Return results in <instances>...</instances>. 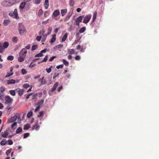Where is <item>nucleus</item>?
I'll return each mask as SVG.
<instances>
[{"label": "nucleus", "mask_w": 159, "mask_h": 159, "mask_svg": "<svg viewBox=\"0 0 159 159\" xmlns=\"http://www.w3.org/2000/svg\"><path fill=\"white\" fill-rule=\"evenodd\" d=\"M86 30V28L84 26L81 28L79 30V32L80 33H82L84 32Z\"/></svg>", "instance_id": "28"}, {"label": "nucleus", "mask_w": 159, "mask_h": 159, "mask_svg": "<svg viewBox=\"0 0 159 159\" xmlns=\"http://www.w3.org/2000/svg\"><path fill=\"white\" fill-rule=\"evenodd\" d=\"M10 21L9 20H5L3 23V25L4 26H7L9 23Z\"/></svg>", "instance_id": "29"}, {"label": "nucleus", "mask_w": 159, "mask_h": 159, "mask_svg": "<svg viewBox=\"0 0 159 159\" xmlns=\"http://www.w3.org/2000/svg\"><path fill=\"white\" fill-rule=\"evenodd\" d=\"M8 135V133L7 131H5L3 133H2L1 136L3 138H6Z\"/></svg>", "instance_id": "21"}, {"label": "nucleus", "mask_w": 159, "mask_h": 159, "mask_svg": "<svg viewBox=\"0 0 159 159\" xmlns=\"http://www.w3.org/2000/svg\"><path fill=\"white\" fill-rule=\"evenodd\" d=\"M7 142L8 143V144L9 145H12L13 143L11 139L8 140L7 141Z\"/></svg>", "instance_id": "54"}, {"label": "nucleus", "mask_w": 159, "mask_h": 159, "mask_svg": "<svg viewBox=\"0 0 159 159\" xmlns=\"http://www.w3.org/2000/svg\"><path fill=\"white\" fill-rule=\"evenodd\" d=\"M62 62L63 63V64L66 66H67L69 65V62L67 61L65 59H63L62 60Z\"/></svg>", "instance_id": "33"}, {"label": "nucleus", "mask_w": 159, "mask_h": 159, "mask_svg": "<svg viewBox=\"0 0 159 159\" xmlns=\"http://www.w3.org/2000/svg\"><path fill=\"white\" fill-rule=\"evenodd\" d=\"M83 17V16H81L77 18L75 23V24L76 25H79V24L82 21Z\"/></svg>", "instance_id": "7"}, {"label": "nucleus", "mask_w": 159, "mask_h": 159, "mask_svg": "<svg viewBox=\"0 0 159 159\" xmlns=\"http://www.w3.org/2000/svg\"><path fill=\"white\" fill-rule=\"evenodd\" d=\"M68 52L70 55L73 54L75 53V51L74 49H69L68 51Z\"/></svg>", "instance_id": "23"}, {"label": "nucleus", "mask_w": 159, "mask_h": 159, "mask_svg": "<svg viewBox=\"0 0 159 159\" xmlns=\"http://www.w3.org/2000/svg\"><path fill=\"white\" fill-rule=\"evenodd\" d=\"M42 38V36H37L36 38V39L37 41H39Z\"/></svg>", "instance_id": "55"}, {"label": "nucleus", "mask_w": 159, "mask_h": 159, "mask_svg": "<svg viewBox=\"0 0 159 159\" xmlns=\"http://www.w3.org/2000/svg\"><path fill=\"white\" fill-rule=\"evenodd\" d=\"M45 32V30L44 29H42L39 32V34L41 35H43Z\"/></svg>", "instance_id": "34"}, {"label": "nucleus", "mask_w": 159, "mask_h": 159, "mask_svg": "<svg viewBox=\"0 0 159 159\" xmlns=\"http://www.w3.org/2000/svg\"><path fill=\"white\" fill-rule=\"evenodd\" d=\"M72 15V13L71 12H69L68 13L66 17L64 19V21H66L70 19V17Z\"/></svg>", "instance_id": "9"}, {"label": "nucleus", "mask_w": 159, "mask_h": 159, "mask_svg": "<svg viewBox=\"0 0 159 159\" xmlns=\"http://www.w3.org/2000/svg\"><path fill=\"white\" fill-rule=\"evenodd\" d=\"M17 116H13L8 121L10 122H12L15 121L16 119L17 118Z\"/></svg>", "instance_id": "12"}, {"label": "nucleus", "mask_w": 159, "mask_h": 159, "mask_svg": "<svg viewBox=\"0 0 159 159\" xmlns=\"http://www.w3.org/2000/svg\"><path fill=\"white\" fill-rule=\"evenodd\" d=\"M40 128V126L38 125V121H37L35 124L33 125L32 127L33 129H35L36 131L39 130Z\"/></svg>", "instance_id": "8"}, {"label": "nucleus", "mask_w": 159, "mask_h": 159, "mask_svg": "<svg viewBox=\"0 0 159 159\" xmlns=\"http://www.w3.org/2000/svg\"><path fill=\"white\" fill-rule=\"evenodd\" d=\"M13 4L19 3L20 2V0H11Z\"/></svg>", "instance_id": "36"}, {"label": "nucleus", "mask_w": 159, "mask_h": 159, "mask_svg": "<svg viewBox=\"0 0 159 159\" xmlns=\"http://www.w3.org/2000/svg\"><path fill=\"white\" fill-rule=\"evenodd\" d=\"M15 80L13 79H11L8 80L7 81V84L8 85L11 84H14L15 83Z\"/></svg>", "instance_id": "13"}, {"label": "nucleus", "mask_w": 159, "mask_h": 159, "mask_svg": "<svg viewBox=\"0 0 159 159\" xmlns=\"http://www.w3.org/2000/svg\"><path fill=\"white\" fill-rule=\"evenodd\" d=\"M41 2V0H35V3L37 4H39Z\"/></svg>", "instance_id": "63"}, {"label": "nucleus", "mask_w": 159, "mask_h": 159, "mask_svg": "<svg viewBox=\"0 0 159 159\" xmlns=\"http://www.w3.org/2000/svg\"><path fill=\"white\" fill-rule=\"evenodd\" d=\"M9 43L7 42H5L3 43H2V46L4 49L7 48L9 46Z\"/></svg>", "instance_id": "18"}, {"label": "nucleus", "mask_w": 159, "mask_h": 159, "mask_svg": "<svg viewBox=\"0 0 159 159\" xmlns=\"http://www.w3.org/2000/svg\"><path fill=\"white\" fill-rule=\"evenodd\" d=\"M1 4L3 7L9 6L13 5L11 0L4 1L2 2Z\"/></svg>", "instance_id": "3"}, {"label": "nucleus", "mask_w": 159, "mask_h": 159, "mask_svg": "<svg viewBox=\"0 0 159 159\" xmlns=\"http://www.w3.org/2000/svg\"><path fill=\"white\" fill-rule=\"evenodd\" d=\"M67 12V9H65L61 10V13L62 16H64Z\"/></svg>", "instance_id": "15"}, {"label": "nucleus", "mask_w": 159, "mask_h": 159, "mask_svg": "<svg viewBox=\"0 0 159 159\" xmlns=\"http://www.w3.org/2000/svg\"><path fill=\"white\" fill-rule=\"evenodd\" d=\"M36 65L34 63H33L32 62H31L29 66V67L31 68H32L34 66H35Z\"/></svg>", "instance_id": "51"}, {"label": "nucleus", "mask_w": 159, "mask_h": 159, "mask_svg": "<svg viewBox=\"0 0 159 159\" xmlns=\"http://www.w3.org/2000/svg\"><path fill=\"white\" fill-rule=\"evenodd\" d=\"M9 16L12 17L13 18L18 19L19 17L17 13V9H15L13 12H11L8 14Z\"/></svg>", "instance_id": "2"}, {"label": "nucleus", "mask_w": 159, "mask_h": 159, "mask_svg": "<svg viewBox=\"0 0 159 159\" xmlns=\"http://www.w3.org/2000/svg\"><path fill=\"white\" fill-rule=\"evenodd\" d=\"M19 56V57L18 58V61L20 62H21L23 61L24 60L25 57L20 56Z\"/></svg>", "instance_id": "22"}, {"label": "nucleus", "mask_w": 159, "mask_h": 159, "mask_svg": "<svg viewBox=\"0 0 159 159\" xmlns=\"http://www.w3.org/2000/svg\"><path fill=\"white\" fill-rule=\"evenodd\" d=\"M58 85V82H56L53 85V87L52 88L51 91L52 92L54 91L56 89V88Z\"/></svg>", "instance_id": "16"}, {"label": "nucleus", "mask_w": 159, "mask_h": 159, "mask_svg": "<svg viewBox=\"0 0 159 159\" xmlns=\"http://www.w3.org/2000/svg\"><path fill=\"white\" fill-rule=\"evenodd\" d=\"M97 13L96 12H95L93 15V21H94L96 18L97 16Z\"/></svg>", "instance_id": "49"}, {"label": "nucleus", "mask_w": 159, "mask_h": 159, "mask_svg": "<svg viewBox=\"0 0 159 159\" xmlns=\"http://www.w3.org/2000/svg\"><path fill=\"white\" fill-rule=\"evenodd\" d=\"M39 81L41 82V84L43 85L45 84H46V81L44 80V77H43L42 79H39Z\"/></svg>", "instance_id": "20"}, {"label": "nucleus", "mask_w": 159, "mask_h": 159, "mask_svg": "<svg viewBox=\"0 0 159 159\" xmlns=\"http://www.w3.org/2000/svg\"><path fill=\"white\" fill-rule=\"evenodd\" d=\"M27 53V50L25 49V48H23L20 51L19 56H23L24 57H25L26 55V54Z\"/></svg>", "instance_id": "5"}, {"label": "nucleus", "mask_w": 159, "mask_h": 159, "mask_svg": "<svg viewBox=\"0 0 159 159\" xmlns=\"http://www.w3.org/2000/svg\"><path fill=\"white\" fill-rule=\"evenodd\" d=\"M48 57L47 56H46L44 59L41 61V62H46L47 61L48 59Z\"/></svg>", "instance_id": "46"}, {"label": "nucleus", "mask_w": 159, "mask_h": 159, "mask_svg": "<svg viewBox=\"0 0 159 159\" xmlns=\"http://www.w3.org/2000/svg\"><path fill=\"white\" fill-rule=\"evenodd\" d=\"M17 125V123L16 122H15L12 124L11 125V128L12 129H14V127L16 126Z\"/></svg>", "instance_id": "59"}, {"label": "nucleus", "mask_w": 159, "mask_h": 159, "mask_svg": "<svg viewBox=\"0 0 159 159\" xmlns=\"http://www.w3.org/2000/svg\"><path fill=\"white\" fill-rule=\"evenodd\" d=\"M52 67V66H51L49 68H47L46 69V70L47 71V72L48 73H50L51 71H52L51 68Z\"/></svg>", "instance_id": "48"}, {"label": "nucleus", "mask_w": 159, "mask_h": 159, "mask_svg": "<svg viewBox=\"0 0 159 159\" xmlns=\"http://www.w3.org/2000/svg\"><path fill=\"white\" fill-rule=\"evenodd\" d=\"M18 30L19 33L21 35H23L26 32L25 29L22 23H19V24Z\"/></svg>", "instance_id": "1"}, {"label": "nucleus", "mask_w": 159, "mask_h": 159, "mask_svg": "<svg viewBox=\"0 0 159 159\" xmlns=\"http://www.w3.org/2000/svg\"><path fill=\"white\" fill-rule=\"evenodd\" d=\"M91 18V16L90 15H87L84 18L83 20V22L84 23H87L89 21Z\"/></svg>", "instance_id": "6"}, {"label": "nucleus", "mask_w": 159, "mask_h": 159, "mask_svg": "<svg viewBox=\"0 0 159 159\" xmlns=\"http://www.w3.org/2000/svg\"><path fill=\"white\" fill-rule=\"evenodd\" d=\"M26 5V3L25 2H22L20 5L19 8L20 9H23Z\"/></svg>", "instance_id": "19"}, {"label": "nucleus", "mask_w": 159, "mask_h": 159, "mask_svg": "<svg viewBox=\"0 0 159 159\" xmlns=\"http://www.w3.org/2000/svg\"><path fill=\"white\" fill-rule=\"evenodd\" d=\"M5 88L3 86H2L0 88V92L4 93L5 91Z\"/></svg>", "instance_id": "39"}, {"label": "nucleus", "mask_w": 159, "mask_h": 159, "mask_svg": "<svg viewBox=\"0 0 159 159\" xmlns=\"http://www.w3.org/2000/svg\"><path fill=\"white\" fill-rule=\"evenodd\" d=\"M49 6V3L48 0H45L44 3V6L45 9L48 8Z\"/></svg>", "instance_id": "17"}, {"label": "nucleus", "mask_w": 159, "mask_h": 159, "mask_svg": "<svg viewBox=\"0 0 159 159\" xmlns=\"http://www.w3.org/2000/svg\"><path fill=\"white\" fill-rule=\"evenodd\" d=\"M80 59V57L78 55L76 56L75 57V59L76 60H79Z\"/></svg>", "instance_id": "60"}, {"label": "nucleus", "mask_w": 159, "mask_h": 159, "mask_svg": "<svg viewBox=\"0 0 159 159\" xmlns=\"http://www.w3.org/2000/svg\"><path fill=\"white\" fill-rule=\"evenodd\" d=\"M14 57L11 55L8 56L7 57V59L8 60L12 61Z\"/></svg>", "instance_id": "40"}, {"label": "nucleus", "mask_w": 159, "mask_h": 159, "mask_svg": "<svg viewBox=\"0 0 159 159\" xmlns=\"http://www.w3.org/2000/svg\"><path fill=\"white\" fill-rule=\"evenodd\" d=\"M63 47V45L62 44H59L58 45H57L56 46V48H62Z\"/></svg>", "instance_id": "61"}, {"label": "nucleus", "mask_w": 159, "mask_h": 159, "mask_svg": "<svg viewBox=\"0 0 159 159\" xmlns=\"http://www.w3.org/2000/svg\"><path fill=\"white\" fill-rule=\"evenodd\" d=\"M56 40V35L54 34L53 35L52 39L51 40V43H52L54 42Z\"/></svg>", "instance_id": "24"}, {"label": "nucleus", "mask_w": 159, "mask_h": 159, "mask_svg": "<svg viewBox=\"0 0 159 159\" xmlns=\"http://www.w3.org/2000/svg\"><path fill=\"white\" fill-rule=\"evenodd\" d=\"M17 91L18 92V95L20 96H22L24 92V90L23 89H17Z\"/></svg>", "instance_id": "14"}, {"label": "nucleus", "mask_w": 159, "mask_h": 159, "mask_svg": "<svg viewBox=\"0 0 159 159\" xmlns=\"http://www.w3.org/2000/svg\"><path fill=\"white\" fill-rule=\"evenodd\" d=\"M74 1L73 0H70L69 2V4L71 6H72L74 4Z\"/></svg>", "instance_id": "43"}, {"label": "nucleus", "mask_w": 159, "mask_h": 159, "mask_svg": "<svg viewBox=\"0 0 159 159\" xmlns=\"http://www.w3.org/2000/svg\"><path fill=\"white\" fill-rule=\"evenodd\" d=\"M18 39L16 37H13L12 39V41L13 42L15 43H16L18 41Z\"/></svg>", "instance_id": "30"}, {"label": "nucleus", "mask_w": 159, "mask_h": 159, "mask_svg": "<svg viewBox=\"0 0 159 159\" xmlns=\"http://www.w3.org/2000/svg\"><path fill=\"white\" fill-rule=\"evenodd\" d=\"M4 93L0 92V100H2L3 99V96H4Z\"/></svg>", "instance_id": "37"}, {"label": "nucleus", "mask_w": 159, "mask_h": 159, "mask_svg": "<svg viewBox=\"0 0 159 159\" xmlns=\"http://www.w3.org/2000/svg\"><path fill=\"white\" fill-rule=\"evenodd\" d=\"M30 47V45L29 44L28 45L25 46V49L26 50L27 49H29Z\"/></svg>", "instance_id": "64"}, {"label": "nucleus", "mask_w": 159, "mask_h": 159, "mask_svg": "<svg viewBox=\"0 0 159 159\" xmlns=\"http://www.w3.org/2000/svg\"><path fill=\"white\" fill-rule=\"evenodd\" d=\"M13 73L12 72H11L10 73H8L6 75V78L9 77L11 75H13Z\"/></svg>", "instance_id": "44"}, {"label": "nucleus", "mask_w": 159, "mask_h": 159, "mask_svg": "<svg viewBox=\"0 0 159 159\" xmlns=\"http://www.w3.org/2000/svg\"><path fill=\"white\" fill-rule=\"evenodd\" d=\"M22 131V129L21 127H19L16 131V134H18L21 132Z\"/></svg>", "instance_id": "35"}, {"label": "nucleus", "mask_w": 159, "mask_h": 159, "mask_svg": "<svg viewBox=\"0 0 159 159\" xmlns=\"http://www.w3.org/2000/svg\"><path fill=\"white\" fill-rule=\"evenodd\" d=\"M56 56H53L52 57H51L49 59V61H52L53 59L56 58Z\"/></svg>", "instance_id": "62"}, {"label": "nucleus", "mask_w": 159, "mask_h": 159, "mask_svg": "<svg viewBox=\"0 0 159 159\" xmlns=\"http://www.w3.org/2000/svg\"><path fill=\"white\" fill-rule=\"evenodd\" d=\"M30 127V125L28 124H27L24 126V129H28Z\"/></svg>", "instance_id": "32"}, {"label": "nucleus", "mask_w": 159, "mask_h": 159, "mask_svg": "<svg viewBox=\"0 0 159 159\" xmlns=\"http://www.w3.org/2000/svg\"><path fill=\"white\" fill-rule=\"evenodd\" d=\"M7 143V141H6V140L3 139L0 143V144L2 146L5 145Z\"/></svg>", "instance_id": "27"}, {"label": "nucleus", "mask_w": 159, "mask_h": 159, "mask_svg": "<svg viewBox=\"0 0 159 159\" xmlns=\"http://www.w3.org/2000/svg\"><path fill=\"white\" fill-rule=\"evenodd\" d=\"M60 13V11L58 10H55L53 13L52 15L54 17L58 16Z\"/></svg>", "instance_id": "11"}, {"label": "nucleus", "mask_w": 159, "mask_h": 159, "mask_svg": "<svg viewBox=\"0 0 159 159\" xmlns=\"http://www.w3.org/2000/svg\"><path fill=\"white\" fill-rule=\"evenodd\" d=\"M43 114V111H41L38 114V115H37V116L38 117H40L42 116V115Z\"/></svg>", "instance_id": "56"}, {"label": "nucleus", "mask_w": 159, "mask_h": 159, "mask_svg": "<svg viewBox=\"0 0 159 159\" xmlns=\"http://www.w3.org/2000/svg\"><path fill=\"white\" fill-rule=\"evenodd\" d=\"M4 51V49L2 46V43H0V53H2Z\"/></svg>", "instance_id": "26"}, {"label": "nucleus", "mask_w": 159, "mask_h": 159, "mask_svg": "<svg viewBox=\"0 0 159 159\" xmlns=\"http://www.w3.org/2000/svg\"><path fill=\"white\" fill-rule=\"evenodd\" d=\"M5 103L11 104L12 103L13 99L9 96H7L5 98Z\"/></svg>", "instance_id": "4"}, {"label": "nucleus", "mask_w": 159, "mask_h": 159, "mask_svg": "<svg viewBox=\"0 0 159 159\" xmlns=\"http://www.w3.org/2000/svg\"><path fill=\"white\" fill-rule=\"evenodd\" d=\"M43 14V11L42 9H40L38 12V16L40 17Z\"/></svg>", "instance_id": "38"}, {"label": "nucleus", "mask_w": 159, "mask_h": 159, "mask_svg": "<svg viewBox=\"0 0 159 159\" xmlns=\"http://www.w3.org/2000/svg\"><path fill=\"white\" fill-rule=\"evenodd\" d=\"M37 47H38V46L37 45H34L32 46V47L31 50L32 51L34 50L36 48H37Z\"/></svg>", "instance_id": "45"}, {"label": "nucleus", "mask_w": 159, "mask_h": 159, "mask_svg": "<svg viewBox=\"0 0 159 159\" xmlns=\"http://www.w3.org/2000/svg\"><path fill=\"white\" fill-rule=\"evenodd\" d=\"M43 56V54L41 52H40L39 54H36L35 56V57H41Z\"/></svg>", "instance_id": "50"}, {"label": "nucleus", "mask_w": 159, "mask_h": 159, "mask_svg": "<svg viewBox=\"0 0 159 159\" xmlns=\"http://www.w3.org/2000/svg\"><path fill=\"white\" fill-rule=\"evenodd\" d=\"M29 86V84H25L23 85V87L25 89L27 88Z\"/></svg>", "instance_id": "57"}, {"label": "nucleus", "mask_w": 159, "mask_h": 159, "mask_svg": "<svg viewBox=\"0 0 159 159\" xmlns=\"http://www.w3.org/2000/svg\"><path fill=\"white\" fill-rule=\"evenodd\" d=\"M49 13L48 11H45L44 12V16L45 17H47L49 15Z\"/></svg>", "instance_id": "53"}, {"label": "nucleus", "mask_w": 159, "mask_h": 159, "mask_svg": "<svg viewBox=\"0 0 159 159\" xmlns=\"http://www.w3.org/2000/svg\"><path fill=\"white\" fill-rule=\"evenodd\" d=\"M29 133H25L24 134L23 138L25 139L29 136Z\"/></svg>", "instance_id": "47"}, {"label": "nucleus", "mask_w": 159, "mask_h": 159, "mask_svg": "<svg viewBox=\"0 0 159 159\" xmlns=\"http://www.w3.org/2000/svg\"><path fill=\"white\" fill-rule=\"evenodd\" d=\"M52 30V28L51 27H50V26H49L48 29V32L47 34H45L44 35V36H45V37H46L47 36L51 34Z\"/></svg>", "instance_id": "10"}, {"label": "nucleus", "mask_w": 159, "mask_h": 159, "mask_svg": "<svg viewBox=\"0 0 159 159\" xmlns=\"http://www.w3.org/2000/svg\"><path fill=\"white\" fill-rule=\"evenodd\" d=\"M10 94L13 96H15L16 95V92L15 90H10L9 91Z\"/></svg>", "instance_id": "31"}, {"label": "nucleus", "mask_w": 159, "mask_h": 159, "mask_svg": "<svg viewBox=\"0 0 159 159\" xmlns=\"http://www.w3.org/2000/svg\"><path fill=\"white\" fill-rule=\"evenodd\" d=\"M67 33H66L65 34L64 36L62 37L61 40V41L62 42H64L67 39Z\"/></svg>", "instance_id": "25"}, {"label": "nucleus", "mask_w": 159, "mask_h": 159, "mask_svg": "<svg viewBox=\"0 0 159 159\" xmlns=\"http://www.w3.org/2000/svg\"><path fill=\"white\" fill-rule=\"evenodd\" d=\"M43 100H41L37 103V105L38 106L40 107V105H41L43 103Z\"/></svg>", "instance_id": "42"}, {"label": "nucleus", "mask_w": 159, "mask_h": 159, "mask_svg": "<svg viewBox=\"0 0 159 159\" xmlns=\"http://www.w3.org/2000/svg\"><path fill=\"white\" fill-rule=\"evenodd\" d=\"M63 64L57 66H56V68H57V69H59L60 68H62L63 67Z\"/></svg>", "instance_id": "58"}, {"label": "nucleus", "mask_w": 159, "mask_h": 159, "mask_svg": "<svg viewBox=\"0 0 159 159\" xmlns=\"http://www.w3.org/2000/svg\"><path fill=\"white\" fill-rule=\"evenodd\" d=\"M33 114L32 112L30 111L29 112L28 114H27V116L28 118H30L31 117Z\"/></svg>", "instance_id": "41"}, {"label": "nucleus", "mask_w": 159, "mask_h": 159, "mask_svg": "<svg viewBox=\"0 0 159 159\" xmlns=\"http://www.w3.org/2000/svg\"><path fill=\"white\" fill-rule=\"evenodd\" d=\"M21 72L23 75L27 73V72L26 71V70L24 69H22L21 70Z\"/></svg>", "instance_id": "52"}]
</instances>
